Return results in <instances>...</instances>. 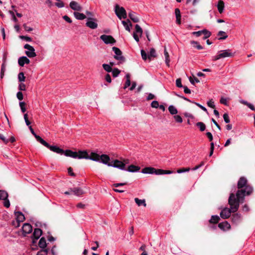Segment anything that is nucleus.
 Here are the masks:
<instances>
[{"label": "nucleus", "instance_id": "obj_1", "mask_svg": "<svg viewBox=\"0 0 255 255\" xmlns=\"http://www.w3.org/2000/svg\"><path fill=\"white\" fill-rule=\"evenodd\" d=\"M237 187L238 190L236 195L231 193L228 200L229 204L232 206L234 211L239 209L240 203L244 202L245 196L251 195L253 191V187L248 185L247 180L244 177L239 179Z\"/></svg>", "mask_w": 255, "mask_h": 255}, {"label": "nucleus", "instance_id": "obj_2", "mask_svg": "<svg viewBox=\"0 0 255 255\" xmlns=\"http://www.w3.org/2000/svg\"><path fill=\"white\" fill-rule=\"evenodd\" d=\"M234 56V53H233L231 49L221 50L218 52V54L217 55L213 57V60L216 61L221 58L231 57Z\"/></svg>", "mask_w": 255, "mask_h": 255}, {"label": "nucleus", "instance_id": "obj_3", "mask_svg": "<svg viewBox=\"0 0 255 255\" xmlns=\"http://www.w3.org/2000/svg\"><path fill=\"white\" fill-rule=\"evenodd\" d=\"M83 155L81 156L80 158H83L87 159H90L95 161H100V156L96 153L91 152L90 155L88 154L86 151H83L81 153Z\"/></svg>", "mask_w": 255, "mask_h": 255}, {"label": "nucleus", "instance_id": "obj_4", "mask_svg": "<svg viewBox=\"0 0 255 255\" xmlns=\"http://www.w3.org/2000/svg\"><path fill=\"white\" fill-rule=\"evenodd\" d=\"M47 148H49L51 151H52L54 152L60 154H63L64 150L59 148V147L55 145H50L49 143L46 142L44 140L42 141V142L41 143Z\"/></svg>", "mask_w": 255, "mask_h": 255}, {"label": "nucleus", "instance_id": "obj_5", "mask_svg": "<svg viewBox=\"0 0 255 255\" xmlns=\"http://www.w3.org/2000/svg\"><path fill=\"white\" fill-rule=\"evenodd\" d=\"M115 11L117 16L119 19H125L127 17V12L123 7H120L119 5L117 4L115 6Z\"/></svg>", "mask_w": 255, "mask_h": 255}, {"label": "nucleus", "instance_id": "obj_6", "mask_svg": "<svg viewBox=\"0 0 255 255\" xmlns=\"http://www.w3.org/2000/svg\"><path fill=\"white\" fill-rule=\"evenodd\" d=\"M113 51L115 53L114 58L119 61L120 63H123L125 62V58L122 56V52L121 50L118 47H113L112 48Z\"/></svg>", "mask_w": 255, "mask_h": 255}, {"label": "nucleus", "instance_id": "obj_7", "mask_svg": "<svg viewBox=\"0 0 255 255\" xmlns=\"http://www.w3.org/2000/svg\"><path fill=\"white\" fill-rule=\"evenodd\" d=\"M82 152H83V151L80 150L77 152L71 150H66L65 151L64 150L63 154L66 156L71 157L74 158L83 159V158H80L81 155H83L81 153Z\"/></svg>", "mask_w": 255, "mask_h": 255}, {"label": "nucleus", "instance_id": "obj_8", "mask_svg": "<svg viewBox=\"0 0 255 255\" xmlns=\"http://www.w3.org/2000/svg\"><path fill=\"white\" fill-rule=\"evenodd\" d=\"M230 209L228 208H224L220 213V216L223 219H228L231 216V214L232 212L235 213L237 212L238 210L234 211V210L232 209V206L230 205Z\"/></svg>", "mask_w": 255, "mask_h": 255}, {"label": "nucleus", "instance_id": "obj_9", "mask_svg": "<svg viewBox=\"0 0 255 255\" xmlns=\"http://www.w3.org/2000/svg\"><path fill=\"white\" fill-rule=\"evenodd\" d=\"M24 48L27 49L25 53L29 58H33L36 56L34 47L28 44L24 45Z\"/></svg>", "mask_w": 255, "mask_h": 255}, {"label": "nucleus", "instance_id": "obj_10", "mask_svg": "<svg viewBox=\"0 0 255 255\" xmlns=\"http://www.w3.org/2000/svg\"><path fill=\"white\" fill-rule=\"evenodd\" d=\"M109 166H112L115 168H117L122 170H126L125 168V163L122 161L118 159L114 160L112 161V164H109Z\"/></svg>", "mask_w": 255, "mask_h": 255}, {"label": "nucleus", "instance_id": "obj_11", "mask_svg": "<svg viewBox=\"0 0 255 255\" xmlns=\"http://www.w3.org/2000/svg\"><path fill=\"white\" fill-rule=\"evenodd\" d=\"M100 39L106 44H113L116 43L115 39L111 35L103 34L100 36Z\"/></svg>", "mask_w": 255, "mask_h": 255}, {"label": "nucleus", "instance_id": "obj_12", "mask_svg": "<svg viewBox=\"0 0 255 255\" xmlns=\"http://www.w3.org/2000/svg\"><path fill=\"white\" fill-rule=\"evenodd\" d=\"M86 25L91 29H96L98 27L96 19L90 17H88Z\"/></svg>", "mask_w": 255, "mask_h": 255}, {"label": "nucleus", "instance_id": "obj_13", "mask_svg": "<svg viewBox=\"0 0 255 255\" xmlns=\"http://www.w3.org/2000/svg\"><path fill=\"white\" fill-rule=\"evenodd\" d=\"M69 6L72 9L75 11H81L82 9V6L75 1H71Z\"/></svg>", "mask_w": 255, "mask_h": 255}, {"label": "nucleus", "instance_id": "obj_14", "mask_svg": "<svg viewBox=\"0 0 255 255\" xmlns=\"http://www.w3.org/2000/svg\"><path fill=\"white\" fill-rule=\"evenodd\" d=\"M110 157L106 154H102L100 156V161L103 163L109 166V164H112V162H110Z\"/></svg>", "mask_w": 255, "mask_h": 255}, {"label": "nucleus", "instance_id": "obj_15", "mask_svg": "<svg viewBox=\"0 0 255 255\" xmlns=\"http://www.w3.org/2000/svg\"><path fill=\"white\" fill-rule=\"evenodd\" d=\"M15 215L16 217V220L17 222V225L16 226V227H19V223L24 221L25 217L24 215L20 212H15Z\"/></svg>", "mask_w": 255, "mask_h": 255}, {"label": "nucleus", "instance_id": "obj_16", "mask_svg": "<svg viewBox=\"0 0 255 255\" xmlns=\"http://www.w3.org/2000/svg\"><path fill=\"white\" fill-rule=\"evenodd\" d=\"M32 231V228L31 225L28 223H25L22 226V231L25 234L30 233Z\"/></svg>", "mask_w": 255, "mask_h": 255}, {"label": "nucleus", "instance_id": "obj_17", "mask_svg": "<svg viewBox=\"0 0 255 255\" xmlns=\"http://www.w3.org/2000/svg\"><path fill=\"white\" fill-rule=\"evenodd\" d=\"M30 63L29 59L26 56H22L19 58L18 63L20 66H23L25 64H29Z\"/></svg>", "mask_w": 255, "mask_h": 255}, {"label": "nucleus", "instance_id": "obj_18", "mask_svg": "<svg viewBox=\"0 0 255 255\" xmlns=\"http://www.w3.org/2000/svg\"><path fill=\"white\" fill-rule=\"evenodd\" d=\"M70 191L72 193V194L77 196H80L84 194V191H83V190L79 187H75L73 188H71Z\"/></svg>", "mask_w": 255, "mask_h": 255}, {"label": "nucleus", "instance_id": "obj_19", "mask_svg": "<svg viewBox=\"0 0 255 255\" xmlns=\"http://www.w3.org/2000/svg\"><path fill=\"white\" fill-rule=\"evenodd\" d=\"M218 227L223 231H226L230 229L231 228V226L228 222L225 221L222 223H219L218 224Z\"/></svg>", "mask_w": 255, "mask_h": 255}, {"label": "nucleus", "instance_id": "obj_20", "mask_svg": "<svg viewBox=\"0 0 255 255\" xmlns=\"http://www.w3.org/2000/svg\"><path fill=\"white\" fill-rule=\"evenodd\" d=\"M242 220V216L240 214L236 213L232 217V221L235 224H239Z\"/></svg>", "mask_w": 255, "mask_h": 255}, {"label": "nucleus", "instance_id": "obj_21", "mask_svg": "<svg viewBox=\"0 0 255 255\" xmlns=\"http://www.w3.org/2000/svg\"><path fill=\"white\" fill-rule=\"evenodd\" d=\"M155 170V168L153 167H148L142 169L141 172L144 174H154Z\"/></svg>", "mask_w": 255, "mask_h": 255}, {"label": "nucleus", "instance_id": "obj_22", "mask_svg": "<svg viewBox=\"0 0 255 255\" xmlns=\"http://www.w3.org/2000/svg\"><path fill=\"white\" fill-rule=\"evenodd\" d=\"M42 233V230L39 228L35 229L33 233V236L35 239H38L41 236Z\"/></svg>", "mask_w": 255, "mask_h": 255}, {"label": "nucleus", "instance_id": "obj_23", "mask_svg": "<svg viewBox=\"0 0 255 255\" xmlns=\"http://www.w3.org/2000/svg\"><path fill=\"white\" fill-rule=\"evenodd\" d=\"M29 128L31 132V133L34 136V137H35V138L36 139V140L39 141L40 143H41L42 142V141L44 140V139H43L40 136L37 135L33 129L32 128L31 126H29Z\"/></svg>", "mask_w": 255, "mask_h": 255}, {"label": "nucleus", "instance_id": "obj_24", "mask_svg": "<svg viewBox=\"0 0 255 255\" xmlns=\"http://www.w3.org/2000/svg\"><path fill=\"white\" fill-rule=\"evenodd\" d=\"M218 10L220 13H222L224 9V2L223 0H220L217 4Z\"/></svg>", "mask_w": 255, "mask_h": 255}, {"label": "nucleus", "instance_id": "obj_25", "mask_svg": "<svg viewBox=\"0 0 255 255\" xmlns=\"http://www.w3.org/2000/svg\"><path fill=\"white\" fill-rule=\"evenodd\" d=\"M128 16L134 22H137L139 21L138 17L136 16L135 13L132 11L129 12Z\"/></svg>", "mask_w": 255, "mask_h": 255}, {"label": "nucleus", "instance_id": "obj_26", "mask_svg": "<svg viewBox=\"0 0 255 255\" xmlns=\"http://www.w3.org/2000/svg\"><path fill=\"white\" fill-rule=\"evenodd\" d=\"M140 167L138 166L130 165L128 167L127 170L130 172H134L139 171Z\"/></svg>", "mask_w": 255, "mask_h": 255}, {"label": "nucleus", "instance_id": "obj_27", "mask_svg": "<svg viewBox=\"0 0 255 255\" xmlns=\"http://www.w3.org/2000/svg\"><path fill=\"white\" fill-rule=\"evenodd\" d=\"M74 15L75 18L79 20H83L86 18V16L84 14L79 12L75 11L74 12Z\"/></svg>", "mask_w": 255, "mask_h": 255}, {"label": "nucleus", "instance_id": "obj_28", "mask_svg": "<svg viewBox=\"0 0 255 255\" xmlns=\"http://www.w3.org/2000/svg\"><path fill=\"white\" fill-rule=\"evenodd\" d=\"M134 201L138 206H143L146 207V204L144 199H139L138 198H134Z\"/></svg>", "mask_w": 255, "mask_h": 255}, {"label": "nucleus", "instance_id": "obj_29", "mask_svg": "<svg viewBox=\"0 0 255 255\" xmlns=\"http://www.w3.org/2000/svg\"><path fill=\"white\" fill-rule=\"evenodd\" d=\"M46 240L44 238H41L39 241L38 246L40 248H42V250H44L46 247Z\"/></svg>", "mask_w": 255, "mask_h": 255}, {"label": "nucleus", "instance_id": "obj_30", "mask_svg": "<svg viewBox=\"0 0 255 255\" xmlns=\"http://www.w3.org/2000/svg\"><path fill=\"white\" fill-rule=\"evenodd\" d=\"M168 111L171 115H176L178 113L177 109L173 105H170L168 107Z\"/></svg>", "mask_w": 255, "mask_h": 255}, {"label": "nucleus", "instance_id": "obj_31", "mask_svg": "<svg viewBox=\"0 0 255 255\" xmlns=\"http://www.w3.org/2000/svg\"><path fill=\"white\" fill-rule=\"evenodd\" d=\"M8 197V193L6 191L0 190V200L6 199Z\"/></svg>", "mask_w": 255, "mask_h": 255}, {"label": "nucleus", "instance_id": "obj_32", "mask_svg": "<svg viewBox=\"0 0 255 255\" xmlns=\"http://www.w3.org/2000/svg\"><path fill=\"white\" fill-rule=\"evenodd\" d=\"M220 220V218L217 215H213L211 217L209 222L211 223L216 224Z\"/></svg>", "mask_w": 255, "mask_h": 255}, {"label": "nucleus", "instance_id": "obj_33", "mask_svg": "<svg viewBox=\"0 0 255 255\" xmlns=\"http://www.w3.org/2000/svg\"><path fill=\"white\" fill-rule=\"evenodd\" d=\"M126 78L127 80H126V83H125L124 87V88L125 89L127 88L130 85V75H129V74H126Z\"/></svg>", "mask_w": 255, "mask_h": 255}, {"label": "nucleus", "instance_id": "obj_34", "mask_svg": "<svg viewBox=\"0 0 255 255\" xmlns=\"http://www.w3.org/2000/svg\"><path fill=\"white\" fill-rule=\"evenodd\" d=\"M190 43L191 45H192L193 47L197 48L198 50H201L203 49V47L200 45L197 41H191Z\"/></svg>", "mask_w": 255, "mask_h": 255}, {"label": "nucleus", "instance_id": "obj_35", "mask_svg": "<svg viewBox=\"0 0 255 255\" xmlns=\"http://www.w3.org/2000/svg\"><path fill=\"white\" fill-rule=\"evenodd\" d=\"M164 56L165 57L166 64L167 66H169V62H170L169 55L168 52L167 51V50L166 49V48H164Z\"/></svg>", "mask_w": 255, "mask_h": 255}, {"label": "nucleus", "instance_id": "obj_36", "mask_svg": "<svg viewBox=\"0 0 255 255\" xmlns=\"http://www.w3.org/2000/svg\"><path fill=\"white\" fill-rule=\"evenodd\" d=\"M196 126L198 127L201 131H203L206 129L205 125L202 122H198L196 123Z\"/></svg>", "mask_w": 255, "mask_h": 255}, {"label": "nucleus", "instance_id": "obj_37", "mask_svg": "<svg viewBox=\"0 0 255 255\" xmlns=\"http://www.w3.org/2000/svg\"><path fill=\"white\" fill-rule=\"evenodd\" d=\"M156 57V51L153 48H151L149 51V53L148 55V58L150 60L151 57Z\"/></svg>", "mask_w": 255, "mask_h": 255}, {"label": "nucleus", "instance_id": "obj_38", "mask_svg": "<svg viewBox=\"0 0 255 255\" xmlns=\"http://www.w3.org/2000/svg\"><path fill=\"white\" fill-rule=\"evenodd\" d=\"M218 36H221L222 37L219 38V40H224L227 38L228 35L226 34L225 32L223 31H220L218 34Z\"/></svg>", "mask_w": 255, "mask_h": 255}, {"label": "nucleus", "instance_id": "obj_39", "mask_svg": "<svg viewBox=\"0 0 255 255\" xmlns=\"http://www.w3.org/2000/svg\"><path fill=\"white\" fill-rule=\"evenodd\" d=\"M202 34H203L204 36L203 37V39H206L210 36L211 33L210 31H208L207 30L204 29L203 30Z\"/></svg>", "mask_w": 255, "mask_h": 255}, {"label": "nucleus", "instance_id": "obj_40", "mask_svg": "<svg viewBox=\"0 0 255 255\" xmlns=\"http://www.w3.org/2000/svg\"><path fill=\"white\" fill-rule=\"evenodd\" d=\"M102 66L104 70H106L107 72H110L112 71V69L111 65L107 64H103Z\"/></svg>", "mask_w": 255, "mask_h": 255}, {"label": "nucleus", "instance_id": "obj_41", "mask_svg": "<svg viewBox=\"0 0 255 255\" xmlns=\"http://www.w3.org/2000/svg\"><path fill=\"white\" fill-rule=\"evenodd\" d=\"M18 79L19 82H24L25 79L24 73L23 72H20L18 75Z\"/></svg>", "mask_w": 255, "mask_h": 255}, {"label": "nucleus", "instance_id": "obj_42", "mask_svg": "<svg viewBox=\"0 0 255 255\" xmlns=\"http://www.w3.org/2000/svg\"><path fill=\"white\" fill-rule=\"evenodd\" d=\"M135 33H138L141 36L142 33V29L138 24H136L135 26Z\"/></svg>", "mask_w": 255, "mask_h": 255}, {"label": "nucleus", "instance_id": "obj_43", "mask_svg": "<svg viewBox=\"0 0 255 255\" xmlns=\"http://www.w3.org/2000/svg\"><path fill=\"white\" fill-rule=\"evenodd\" d=\"M6 64L2 63L1 66L0 76L1 78H2L4 76V73L5 71Z\"/></svg>", "mask_w": 255, "mask_h": 255}, {"label": "nucleus", "instance_id": "obj_44", "mask_svg": "<svg viewBox=\"0 0 255 255\" xmlns=\"http://www.w3.org/2000/svg\"><path fill=\"white\" fill-rule=\"evenodd\" d=\"M128 22H129V25H128L127 22V21H122V23L124 25V26H125V29L129 31H130V28H129V26H131V23L130 22V21L129 20H128Z\"/></svg>", "mask_w": 255, "mask_h": 255}, {"label": "nucleus", "instance_id": "obj_45", "mask_svg": "<svg viewBox=\"0 0 255 255\" xmlns=\"http://www.w3.org/2000/svg\"><path fill=\"white\" fill-rule=\"evenodd\" d=\"M112 71L114 77H117L120 73V71L117 68H114Z\"/></svg>", "mask_w": 255, "mask_h": 255}, {"label": "nucleus", "instance_id": "obj_46", "mask_svg": "<svg viewBox=\"0 0 255 255\" xmlns=\"http://www.w3.org/2000/svg\"><path fill=\"white\" fill-rule=\"evenodd\" d=\"M9 13L11 15V17H12V18L11 19L15 22H17V21H18V19H17V18L16 17L15 14H14V12L13 11H12V10H9L8 11Z\"/></svg>", "mask_w": 255, "mask_h": 255}, {"label": "nucleus", "instance_id": "obj_47", "mask_svg": "<svg viewBox=\"0 0 255 255\" xmlns=\"http://www.w3.org/2000/svg\"><path fill=\"white\" fill-rule=\"evenodd\" d=\"M19 106L21 109V111L22 113H24L26 111L25 108V103L23 102H21L19 103Z\"/></svg>", "mask_w": 255, "mask_h": 255}, {"label": "nucleus", "instance_id": "obj_48", "mask_svg": "<svg viewBox=\"0 0 255 255\" xmlns=\"http://www.w3.org/2000/svg\"><path fill=\"white\" fill-rule=\"evenodd\" d=\"M190 170V168H180V169H179L177 170V172L178 173H183V172H188V171H189Z\"/></svg>", "mask_w": 255, "mask_h": 255}, {"label": "nucleus", "instance_id": "obj_49", "mask_svg": "<svg viewBox=\"0 0 255 255\" xmlns=\"http://www.w3.org/2000/svg\"><path fill=\"white\" fill-rule=\"evenodd\" d=\"M174 119L176 121V122L179 123H181L183 122L182 118L180 116L175 115L174 116Z\"/></svg>", "mask_w": 255, "mask_h": 255}, {"label": "nucleus", "instance_id": "obj_50", "mask_svg": "<svg viewBox=\"0 0 255 255\" xmlns=\"http://www.w3.org/2000/svg\"><path fill=\"white\" fill-rule=\"evenodd\" d=\"M189 81H190V83L192 84H193V85L195 84V82H196V83L200 82L198 78H197L196 77H194V79H193L192 78V77H191L189 78Z\"/></svg>", "mask_w": 255, "mask_h": 255}, {"label": "nucleus", "instance_id": "obj_51", "mask_svg": "<svg viewBox=\"0 0 255 255\" xmlns=\"http://www.w3.org/2000/svg\"><path fill=\"white\" fill-rule=\"evenodd\" d=\"M223 118L224 120V121L226 123H229L230 122V120L229 117V115L227 113H225L223 115Z\"/></svg>", "mask_w": 255, "mask_h": 255}, {"label": "nucleus", "instance_id": "obj_52", "mask_svg": "<svg viewBox=\"0 0 255 255\" xmlns=\"http://www.w3.org/2000/svg\"><path fill=\"white\" fill-rule=\"evenodd\" d=\"M151 106L153 108H158L159 107V103L157 101H153L151 102Z\"/></svg>", "mask_w": 255, "mask_h": 255}, {"label": "nucleus", "instance_id": "obj_53", "mask_svg": "<svg viewBox=\"0 0 255 255\" xmlns=\"http://www.w3.org/2000/svg\"><path fill=\"white\" fill-rule=\"evenodd\" d=\"M24 121H25V124L26 125L29 127L30 126V122L29 121L28 119V115H27V114H25L24 115Z\"/></svg>", "mask_w": 255, "mask_h": 255}, {"label": "nucleus", "instance_id": "obj_54", "mask_svg": "<svg viewBox=\"0 0 255 255\" xmlns=\"http://www.w3.org/2000/svg\"><path fill=\"white\" fill-rule=\"evenodd\" d=\"M55 5L58 7L61 8L64 6V4L60 0H58V1L55 3Z\"/></svg>", "mask_w": 255, "mask_h": 255}, {"label": "nucleus", "instance_id": "obj_55", "mask_svg": "<svg viewBox=\"0 0 255 255\" xmlns=\"http://www.w3.org/2000/svg\"><path fill=\"white\" fill-rule=\"evenodd\" d=\"M141 55L142 58L144 60H146L147 59V58H148L146 53L143 50H141Z\"/></svg>", "mask_w": 255, "mask_h": 255}, {"label": "nucleus", "instance_id": "obj_56", "mask_svg": "<svg viewBox=\"0 0 255 255\" xmlns=\"http://www.w3.org/2000/svg\"><path fill=\"white\" fill-rule=\"evenodd\" d=\"M176 86L178 88H182L183 87L181 83V79L179 78L176 80Z\"/></svg>", "mask_w": 255, "mask_h": 255}, {"label": "nucleus", "instance_id": "obj_57", "mask_svg": "<svg viewBox=\"0 0 255 255\" xmlns=\"http://www.w3.org/2000/svg\"><path fill=\"white\" fill-rule=\"evenodd\" d=\"M3 200V205L6 208H8L10 206V202L8 200L7 198H6V199H4Z\"/></svg>", "mask_w": 255, "mask_h": 255}, {"label": "nucleus", "instance_id": "obj_58", "mask_svg": "<svg viewBox=\"0 0 255 255\" xmlns=\"http://www.w3.org/2000/svg\"><path fill=\"white\" fill-rule=\"evenodd\" d=\"M20 38L21 39L25 40L26 41L30 42L32 41V38L29 36H20Z\"/></svg>", "mask_w": 255, "mask_h": 255}, {"label": "nucleus", "instance_id": "obj_59", "mask_svg": "<svg viewBox=\"0 0 255 255\" xmlns=\"http://www.w3.org/2000/svg\"><path fill=\"white\" fill-rule=\"evenodd\" d=\"M47 250L46 249L42 250L38 252L37 255H47Z\"/></svg>", "mask_w": 255, "mask_h": 255}, {"label": "nucleus", "instance_id": "obj_60", "mask_svg": "<svg viewBox=\"0 0 255 255\" xmlns=\"http://www.w3.org/2000/svg\"><path fill=\"white\" fill-rule=\"evenodd\" d=\"M164 170L163 169H156L154 172V174L156 175H162L163 174Z\"/></svg>", "mask_w": 255, "mask_h": 255}, {"label": "nucleus", "instance_id": "obj_61", "mask_svg": "<svg viewBox=\"0 0 255 255\" xmlns=\"http://www.w3.org/2000/svg\"><path fill=\"white\" fill-rule=\"evenodd\" d=\"M18 89L20 91H25L26 90L25 85L21 83L18 86Z\"/></svg>", "mask_w": 255, "mask_h": 255}, {"label": "nucleus", "instance_id": "obj_62", "mask_svg": "<svg viewBox=\"0 0 255 255\" xmlns=\"http://www.w3.org/2000/svg\"><path fill=\"white\" fill-rule=\"evenodd\" d=\"M16 97L19 100H20V101L22 100L23 98V94H22V92H21L20 91L18 92L16 94Z\"/></svg>", "mask_w": 255, "mask_h": 255}, {"label": "nucleus", "instance_id": "obj_63", "mask_svg": "<svg viewBox=\"0 0 255 255\" xmlns=\"http://www.w3.org/2000/svg\"><path fill=\"white\" fill-rule=\"evenodd\" d=\"M0 139H1L5 143L8 142V139H6L2 134H0Z\"/></svg>", "mask_w": 255, "mask_h": 255}, {"label": "nucleus", "instance_id": "obj_64", "mask_svg": "<svg viewBox=\"0 0 255 255\" xmlns=\"http://www.w3.org/2000/svg\"><path fill=\"white\" fill-rule=\"evenodd\" d=\"M208 106L212 108H214L215 106L214 104V102L212 100H210L207 102Z\"/></svg>", "mask_w": 255, "mask_h": 255}]
</instances>
